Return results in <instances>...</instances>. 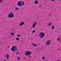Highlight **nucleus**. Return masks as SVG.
<instances>
[{
    "mask_svg": "<svg viewBox=\"0 0 61 61\" xmlns=\"http://www.w3.org/2000/svg\"><path fill=\"white\" fill-rule=\"evenodd\" d=\"M11 51L14 52L17 50V47L16 46H13L11 48Z\"/></svg>",
    "mask_w": 61,
    "mask_h": 61,
    "instance_id": "f257e3e1",
    "label": "nucleus"
},
{
    "mask_svg": "<svg viewBox=\"0 0 61 61\" xmlns=\"http://www.w3.org/2000/svg\"><path fill=\"white\" fill-rule=\"evenodd\" d=\"M8 18H13V17H15L14 14L13 13H9V15H8Z\"/></svg>",
    "mask_w": 61,
    "mask_h": 61,
    "instance_id": "f03ea898",
    "label": "nucleus"
},
{
    "mask_svg": "<svg viewBox=\"0 0 61 61\" xmlns=\"http://www.w3.org/2000/svg\"><path fill=\"white\" fill-rule=\"evenodd\" d=\"M45 36V34L44 32H40L39 34V36L41 38H43V37H44Z\"/></svg>",
    "mask_w": 61,
    "mask_h": 61,
    "instance_id": "7ed1b4c3",
    "label": "nucleus"
},
{
    "mask_svg": "<svg viewBox=\"0 0 61 61\" xmlns=\"http://www.w3.org/2000/svg\"><path fill=\"white\" fill-rule=\"evenodd\" d=\"M26 53L25 54V56H29V57H31L30 55L32 54V52L29 51H26Z\"/></svg>",
    "mask_w": 61,
    "mask_h": 61,
    "instance_id": "20e7f679",
    "label": "nucleus"
},
{
    "mask_svg": "<svg viewBox=\"0 0 61 61\" xmlns=\"http://www.w3.org/2000/svg\"><path fill=\"white\" fill-rule=\"evenodd\" d=\"M51 44V40H48L46 42V44L47 46H50Z\"/></svg>",
    "mask_w": 61,
    "mask_h": 61,
    "instance_id": "39448f33",
    "label": "nucleus"
},
{
    "mask_svg": "<svg viewBox=\"0 0 61 61\" xmlns=\"http://www.w3.org/2000/svg\"><path fill=\"white\" fill-rule=\"evenodd\" d=\"M17 5L19 6H22L21 4V1H18L17 2Z\"/></svg>",
    "mask_w": 61,
    "mask_h": 61,
    "instance_id": "423d86ee",
    "label": "nucleus"
},
{
    "mask_svg": "<svg viewBox=\"0 0 61 61\" xmlns=\"http://www.w3.org/2000/svg\"><path fill=\"white\" fill-rule=\"evenodd\" d=\"M25 24V22H21V23H20V24H19V25L20 26H22Z\"/></svg>",
    "mask_w": 61,
    "mask_h": 61,
    "instance_id": "0eeeda50",
    "label": "nucleus"
},
{
    "mask_svg": "<svg viewBox=\"0 0 61 61\" xmlns=\"http://www.w3.org/2000/svg\"><path fill=\"white\" fill-rule=\"evenodd\" d=\"M37 24V23L36 22H35L34 23L33 25H32V28H34L35 27V26H36V25Z\"/></svg>",
    "mask_w": 61,
    "mask_h": 61,
    "instance_id": "6e6552de",
    "label": "nucleus"
},
{
    "mask_svg": "<svg viewBox=\"0 0 61 61\" xmlns=\"http://www.w3.org/2000/svg\"><path fill=\"white\" fill-rule=\"evenodd\" d=\"M9 56L8 54H7L6 55L5 57H7V60H9Z\"/></svg>",
    "mask_w": 61,
    "mask_h": 61,
    "instance_id": "1a4fd4ad",
    "label": "nucleus"
},
{
    "mask_svg": "<svg viewBox=\"0 0 61 61\" xmlns=\"http://www.w3.org/2000/svg\"><path fill=\"white\" fill-rule=\"evenodd\" d=\"M21 6H23L24 5H25V2L23 1H21Z\"/></svg>",
    "mask_w": 61,
    "mask_h": 61,
    "instance_id": "9d476101",
    "label": "nucleus"
},
{
    "mask_svg": "<svg viewBox=\"0 0 61 61\" xmlns=\"http://www.w3.org/2000/svg\"><path fill=\"white\" fill-rule=\"evenodd\" d=\"M15 9L17 11H18L19 10V8L17 7H15Z\"/></svg>",
    "mask_w": 61,
    "mask_h": 61,
    "instance_id": "9b49d317",
    "label": "nucleus"
},
{
    "mask_svg": "<svg viewBox=\"0 0 61 61\" xmlns=\"http://www.w3.org/2000/svg\"><path fill=\"white\" fill-rule=\"evenodd\" d=\"M60 40H61V39L59 38H58V41H59V42H61V41H60Z\"/></svg>",
    "mask_w": 61,
    "mask_h": 61,
    "instance_id": "f8f14e48",
    "label": "nucleus"
},
{
    "mask_svg": "<svg viewBox=\"0 0 61 61\" xmlns=\"http://www.w3.org/2000/svg\"><path fill=\"white\" fill-rule=\"evenodd\" d=\"M32 44L33 45V46H36V44H34V43H32Z\"/></svg>",
    "mask_w": 61,
    "mask_h": 61,
    "instance_id": "ddd939ff",
    "label": "nucleus"
},
{
    "mask_svg": "<svg viewBox=\"0 0 61 61\" xmlns=\"http://www.w3.org/2000/svg\"><path fill=\"white\" fill-rule=\"evenodd\" d=\"M38 1H35L34 2V4H38Z\"/></svg>",
    "mask_w": 61,
    "mask_h": 61,
    "instance_id": "4468645a",
    "label": "nucleus"
},
{
    "mask_svg": "<svg viewBox=\"0 0 61 61\" xmlns=\"http://www.w3.org/2000/svg\"><path fill=\"white\" fill-rule=\"evenodd\" d=\"M51 25V23L50 22L48 24V26H50Z\"/></svg>",
    "mask_w": 61,
    "mask_h": 61,
    "instance_id": "2eb2a0df",
    "label": "nucleus"
},
{
    "mask_svg": "<svg viewBox=\"0 0 61 61\" xmlns=\"http://www.w3.org/2000/svg\"><path fill=\"white\" fill-rule=\"evenodd\" d=\"M52 29H54V28H55V27L54 26V25H52Z\"/></svg>",
    "mask_w": 61,
    "mask_h": 61,
    "instance_id": "dca6fc26",
    "label": "nucleus"
},
{
    "mask_svg": "<svg viewBox=\"0 0 61 61\" xmlns=\"http://www.w3.org/2000/svg\"><path fill=\"white\" fill-rule=\"evenodd\" d=\"M10 34L12 36H14V33L12 32L10 33Z\"/></svg>",
    "mask_w": 61,
    "mask_h": 61,
    "instance_id": "f3484780",
    "label": "nucleus"
},
{
    "mask_svg": "<svg viewBox=\"0 0 61 61\" xmlns=\"http://www.w3.org/2000/svg\"><path fill=\"white\" fill-rule=\"evenodd\" d=\"M20 59V58H19V56L17 58V60H19Z\"/></svg>",
    "mask_w": 61,
    "mask_h": 61,
    "instance_id": "a211bd4d",
    "label": "nucleus"
},
{
    "mask_svg": "<svg viewBox=\"0 0 61 61\" xmlns=\"http://www.w3.org/2000/svg\"><path fill=\"white\" fill-rule=\"evenodd\" d=\"M16 40H17V41L19 40V38H16Z\"/></svg>",
    "mask_w": 61,
    "mask_h": 61,
    "instance_id": "6ab92c4d",
    "label": "nucleus"
},
{
    "mask_svg": "<svg viewBox=\"0 0 61 61\" xmlns=\"http://www.w3.org/2000/svg\"><path fill=\"white\" fill-rule=\"evenodd\" d=\"M35 32H36V30L33 31L32 32V33H35Z\"/></svg>",
    "mask_w": 61,
    "mask_h": 61,
    "instance_id": "aec40b11",
    "label": "nucleus"
},
{
    "mask_svg": "<svg viewBox=\"0 0 61 61\" xmlns=\"http://www.w3.org/2000/svg\"><path fill=\"white\" fill-rule=\"evenodd\" d=\"M42 59H45V57H42Z\"/></svg>",
    "mask_w": 61,
    "mask_h": 61,
    "instance_id": "412c9836",
    "label": "nucleus"
},
{
    "mask_svg": "<svg viewBox=\"0 0 61 61\" xmlns=\"http://www.w3.org/2000/svg\"><path fill=\"white\" fill-rule=\"evenodd\" d=\"M18 37H19V36H20V35L19 34L18 35Z\"/></svg>",
    "mask_w": 61,
    "mask_h": 61,
    "instance_id": "4be33fe9",
    "label": "nucleus"
},
{
    "mask_svg": "<svg viewBox=\"0 0 61 61\" xmlns=\"http://www.w3.org/2000/svg\"><path fill=\"white\" fill-rule=\"evenodd\" d=\"M2 2V0H0V3Z\"/></svg>",
    "mask_w": 61,
    "mask_h": 61,
    "instance_id": "5701e85b",
    "label": "nucleus"
},
{
    "mask_svg": "<svg viewBox=\"0 0 61 61\" xmlns=\"http://www.w3.org/2000/svg\"><path fill=\"white\" fill-rule=\"evenodd\" d=\"M48 15H50V16H51V14H49Z\"/></svg>",
    "mask_w": 61,
    "mask_h": 61,
    "instance_id": "b1692460",
    "label": "nucleus"
},
{
    "mask_svg": "<svg viewBox=\"0 0 61 61\" xmlns=\"http://www.w3.org/2000/svg\"><path fill=\"white\" fill-rule=\"evenodd\" d=\"M18 53H19V51H18L17 53H16V54L17 55Z\"/></svg>",
    "mask_w": 61,
    "mask_h": 61,
    "instance_id": "393cba45",
    "label": "nucleus"
},
{
    "mask_svg": "<svg viewBox=\"0 0 61 61\" xmlns=\"http://www.w3.org/2000/svg\"><path fill=\"white\" fill-rule=\"evenodd\" d=\"M52 1H54L55 0H51Z\"/></svg>",
    "mask_w": 61,
    "mask_h": 61,
    "instance_id": "a878e982",
    "label": "nucleus"
},
{
    "mask_svg": "<svg viewBox=\"0 0 61 61\" xmlns=\"http://www.w3.org/2000/svg\"><path fill=\"white\" fill-rule=\"evenodd\" d=\"M41 5H40L39 6V7H41Z\"/></svg>",
    "mask_w": 61,
    "mask_h": 61,
    "instance_id": "bb28decb",
    "label": "nucleus"
},
{
    "mask_svg": "<svg viewBox=\"0 0 61 61\" xmlns=\"http://www.w3.org/2000/svg\"><path fill=\"white\" fill-rule=\"evenodd\" d=\"M26 59V58H24V59Z\"/></svg>",
    "mask_w": 61,
    "mask_h": 61,
    "instance_id": "cd10ccee",
    "label": "nucleus"
},
{
    "mask_svg": "<svg viewBox=\"0 0 61 61\" xmlns=\"http://www.w3.org/2000/svg\"><path fill=\"white\" fill-rule=\"evenodd\" d=\"M35 2H37V0H36Z\"/></svg>",
    "mask_w": 61,
    "mask_h": 61,
    "instance_id": "c85d7f7f",
    "label": "nucleus"
},
{
    "mask_svg": "<svg viewBox=\"0 0 61 61\" xmlns=\"http://www.w3.org/2000/svg\"><path fill=\"white\" fill-rule=\"evenodd\" d=\"M44 61H48L46 60Z\"/></svg>",
    "mask_w": 61,
    "mask_h": 61,
    "instance_id": "c756f323",
    "label": "nucleus"
},
{
    "mask_svg": "<svg viewBox=\"0 0 61 61\" xmlns=\"http://www.w3.org/2000/svg\"><path fill=\"white\" fill-rule=\"evenodd\" d=\"M58 50H60V49H58Z\"/></svg>",
    "mask_w": 61,
    "mask_h": 61,
    "instance_id": "7c9ffc66",
    "label": "nucleus"
},
{
    "mask_svg": "<svg viewBox=\"0 0 61 61\" xmlns=\"http://www.w3.org/2000/svg\"><path fill=\"white\" fill-rule=\"evenodd\" d=\"M57 61H60L59 60Z\"/></svg>",
    "mask_w": 61,
    "mask_h": 61,
    "instance_id": "2f4dec72",
    "label": "nucleus"
}]
</instances>
